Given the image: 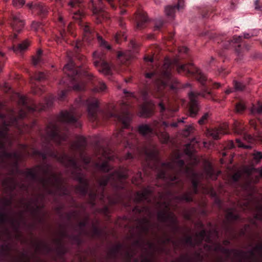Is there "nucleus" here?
I'll return each instance as SVG.
<instances>
[{"label":"nucleus","mask_w":262,"mask_h":262,"mask_svg":"<svg viewBox=\"0 0 262 262\" xmlns=\"http://www.w3.org/2000/svg\"><path fill=\"white\" fill-rule=\"evenodd\" d=\"M179 156L170 162L163 163L162 167L163 170L158 174L159 179H165V181L169 184H174L179 183L181 180L179 176L181 173H184L191 178L192 190L182 196L181 200L189 202L192 200V193L197 192L198 181L202 176L195 172L192 169V165L184 166V162L179 159Z\"/></svg>","instance_id":"f257e3e1"},{"label":"nucleus","mask_w":262,"mask_h":262,"mask_svg":"<svg viewBox=\"0 0 262 262\" xmlns=\"http://www.w3.org/2000/svg\"><path fill=\"white\" fill-rule=\"evenodd\" d=\"M127 177V172L125 169H120L114 172L109 177H103L99 181V185L105 186L108 183L116 188H123L122 181Z\"/></svg>","instance_id":"f03ea898"},{"label":"nucleus","mask_w":262,"mask_h":262,"mask_svg":"<svg viewBox=\"0 0 262 262\" xmlns=\"http://www.w3.org/2000/svg\"><path fill=\"white\" fill-rule=\"evenodd\" d=\"M206 94L211 95L212 93L210 91H208L207 90H204L202 92L191 91L188 93L189 99V114L191 117H195L200 109L198 100L199 96L205 98Z\"/></svg>","instance_id":"7ed1b4c3"},{"label":"nucleus","mask_w":262,"mask_h":262,"mask_svg":"<svg viewBox=\"0 0 262 262\" xmlns=\"http://www.w3.org/2000/svg\"><path fill=\"white\" fill-rule=\"evenodd\" d=\"M94 64L98 71L104 75L111 74V67L106 62L103 54L95 52L93 53Z\"/></svg>","instance_id":"20e7f679"},{"label":"nucleus","mask_w":262,"mask_h":262,"mask_svg":"<svg viewBox=\"0 0 262 262\" xmlns=\"http://www.w3.org/2000/svg\"><path fill=\"white\" fill-rule=\"evenodd\" d=\"M46 132L48 138L54 140L57 143H60L68 137L67 134L63 135L60 133L58 127L53 123H50L47 126Z\"/></svg>","instance_id":"39448f33"},{"label":"nucleus","mask_w":262,"mask_h":262,"mask_svg":"<svg viewBox=\"0 0 262 262\" xmlns=\"http://www.w3.org/2000/svg\"><path fill=\"white\" fill-rule=\"evenodd\" d=\"M86 144L85 139L83 137H79L76 141L72 144L71 150L72 151L75 152L80 156L83 162L87 164L90 161L89 158H85L82 155V150Z\"/></svg>","instance_id":"423d86ee"},{"label":"nucleus","mask_w":262,"mask_h":262,"mask_svg":"<svg viewBox=\"0 0 262 262\" xmlns=\"http://www.w3.org/2000/svg\"><path fill=\"white\" fill-rule=\"evenodd\" d=\"M244 210H250L255 212V217L258 220H262V202H254L246 201L244 203L243 206L239 204Z\"/></svg>","instance_id":"0eeeda50"},{"label":"nucleus","mask_w":262,"mask_h":262,"mask_svg":"<svg viewBox=\"0 0 262 262\" xmlns=\"http://www.w3.org/2000/svg\"><path fill=\"white\" fill-rule=\"evenodd\" d=\"M170 64L165 62L163 67V71L161 78L157 81L159 90L165 87L171 78Z\"/></svg>","instance_id":"6e6552de"},{"label":"nucleus","mask_w":262,"mask_h":262,"mask_svg":"<svg viewBox=\"0 0 262 262\" xmlns=\"http://www.w3.org/2000/svg\"><path fill=\"white\" fill-rule=\"evenodd\" d=\"M46 179L41 181V184L44 188L48 190L50 187L56 188L60 184V181L56 176L52 173H47L45 174Z\"/></svg>","instance_id":"1a4fd4ad"},{"label":"nucleus","mask_w":262,"mask_h":262,"mask_svg":"<svg viewBox=\"0 0 262 262\" xmlns=\"http://www.w3.org/2000/svg\"><path fill=\"white\" fill-rule=\"evenodd\" d=\"M243 172L249 177L251 183H257L259 178L262 177V168L257 169L252 166H246L243 168Z\"/></svg>","instance_id":"9d476101"},{"label":"nucleus","mask_w":262,"mask_h":262,"mask_svg":"<svg viewBox=\"0 0 262 262\" xmlns=\"http://www.w3.org/2000/svg\"><path fill=\"white\" fill-rule=\"evenodd\" d=\"M129 107V105L126 103H122L121 112L116 116L117 119L122 122L125 128L128 126L131 120V115L127 111Z\"/></svg>","instance_id":"9b49d317"},{"label":"nucleus","mask_w":262,"mask_h":262,"mask_svg":"<svg viewBox=\"0 0 262 262\" xmlns=\"http://www.w3.org/2000/svg\"><path fill=\"white\" fill-rule=\"evenodd\" d=\"M11 25L13 29L17 32H19L23 29L25 26V21L20 13L13 14Z\"/></svg>","instance_id":"f8f14e48"},{"label":"nucleus","mask_w":262,"mask_h":262,"mask_svg":"<svg viewBox=\"0 0 262 262\" xmlns=\"http://www.w3.org/2000/svg\"><path fill=\"white\" fill-rule=\"evenodd\" d=\"M227 127V124H225L219 128L207 129L206 132V136L208 137H211L213 139L217 140L220 138L221 135L227 134V132L224 130Z\"/></svg>","instance_id":"ddd939ff"},{"label":"nucleus","mask_w":262,"mask_h":262,"mask_svg":"<svg viewBox=\"0 0 262 262\" xmlns=\"http://www.w3.org/2000/svg\"><path fill=\"white\" fill-rule=\"evenodd\" d=\"M164 207L166 210L164 211H160L158 213V219L163 222L170 221L171 222H174L176 217L173 213L169 212L168 210V204H164Z\"/></svg>","instance_id":"4468645a"},{"label":"nucleus","mask_w":262,"mask_h":262,"mask_svg":"<svg viewBox=\"0 0 262 262\" xmlns=\"http://www.w3.org/2000/svg\"><path fill=\"white\" fill-rule=\"evenodd\" d=\"M59 121L66 123L72 124L77 122V119L74 116L72 111H62L58 117Z\"/></svg>","instance_id":"2eb2a0df"},{"label":"nucleus","mask_w":262,"mask_h":262,"mask_svg":"<svg viewBox=\"0 0 262 262\" xmlns=\"http://www.w3.org/2000/svg\"><path fill=\"white\" fill-rule=\"evenodd\" d=\"M152 189L151 187H148L143 190L138 192L135 196V200L137 202L147 201L150 202L149 199L151 195Z\"/></svg>","instance_id":"dca6fc26"},{"label":"nucleus","mask_w":262,"mask_h":262,"mask_svg":"<svg viewBox=\"0 0 262 262\" xmlns=\"http://www.w3.org/2000/svg\"><path fill=\"white\" fill-rule=\"evenodd\" d=\"M87 103L89 117L92 119H95L99 106V101L97 99H94L88 100Z\"/></svg>","instance_id":"f3484780"},{"label":"nucleus","mask_w":262,"mask_h":262,"mask_svg":"<svg viewBox=\"0 0 262 262\" xmlns=\"http://www.w3.org/2000/svg\"><path fill=\"white\" fill-rule=\"evenodd\" d=\"M154 104L152 101L144 103L140 112V116L143 117H148L153 113Z\"/></svg>","instance_id":"a211bd4d"},{"label":"nucleus","mask_w":262,"mask_h":262,"mask_svg":"<svg viewBox=\"0 0 262 262\" xmlns=\"http://www.w3.org/2000/svg\"><path fill=\"white\" fill-rule=\"evenodd\" d=\"M74 64L73 62L71 61L66 64L63 69V72L69 77L71 82L75 80L73 77L78 74V72L74 69Z\"/></svg>","instance_id":"6ab92c4d"},{"label":"nucleus","mask_w":262,"mask_h":262,"mask_svg":"<svg viewBox=\"0 0 262 262\" xmlns=\"http://www.w3.org/2000/svg\"><path fill=\"white\" fill-rule=\"evenodd\" d=\"M138 130L139 133L144 137L155 136V132L148 124H143L139 125Z\"/></svg>","instance_id":"aec40b11"},{"label":"nucleus","mask_w":262,"mask_h":262,"mask_svg":"<svg viewBox=\"0 0 262 262\" xmlns=\"http://www.w3.org/2000/svg\"><path fill=\"white\" fill-rule=\"evenodd\" d=\"M233 128L236 134L240 135L243 134L245 140H247L248 142H251L252 141V137L250 135H246L244 133V127L243 126L241 122L235 121L233 125Z\"/></svg>","instance_id":"412c9836"},{"label":"nucleus","mask_w":262,"mask_h":262,"mask_svg":"<svg viewBox=\"0 0 262 262\" xmlns=\"http://www.w3.org/2000/svg\"><path fill=\"white\" fill-rule=\"evenodd\" d=\"M18 103L19 105H22L23 106V108L20 110L19 113V118H23L26 116V111H24L23 109L27 110L28 111L32 109L27 105V99L25 96H20L19 97Z\"/></svg>","instance_id":"4be33fe9"},{"label":"nucleus","mask_w":262,"mask_h":262,"mask_svg":"<svg viewBox=\"0 0 262 262\" xmlns=\"http://www.w3.org/2000/svg\"><path fill=\"white\" fill-rule=\"evenodd\" d=\"M30 43V41L28 39H26L17 46H13L12 49L15 53H21L27 49Z\"/></svg>","instance_id":"5701e85b"},{"label":"nucleus","mask_w":262,"mask_h":262,"mask_svg":"<svg viewBox=\"0 0 262 262\" xmlns=\"http://www.w3.org/2000/svg\"><path fill=\"white\" fill-rule=\"evenodd\" d=\"M141 155L144 154L149 158L155 157L157 155V150L155 146L150 145L148 147H145L140 152Z\"/></svg>","instance_id":"b1692460"},{"label":"nucleus","mask_w":262,"mask_h":262,"mask_svg":"<svg viewBox=\"0 0 262 262\" xmlns=\"http://www.w3.org/2000/svg\"><path fill=\"white\" fill-rule=\"evenodd\" d=\"M83 40L90 41L94 37V35L92 34V31L89 26L85 24L83 26Z\"/></svg>","instance_id":"393cba45"},{"label":"nucleus","mask_w":262,"mask_h":262,"mask_svg":"<svg viewBox=\"0 0 262 262\" xmlns=\"http://www.w3.org/2000/svg\"><path fill=\"white\" fill-rule=\"evenodd\" d=\"M183 3V0H179V3L177 6H166L165 8V12L167 16L173 17V14L174 12L175 8L177 7L178 10L182 8L183 7V5H180V3Z\"/></svg>","instance_id":"a878e982"},{"label":"nucleus","mask_w":262,"mask_h":262,"mask_svg":"<svg viewBox=\"0 0 262 262\" xmlns=\"http://www.w3.org/2000/svg\"><path fill=\"white\" fill-rule=\"evenodd\" d=\"M148 18L146 14L144 12L139 13L136 17L137 27L141 29L143 27L144 24L147 22Z\"/></svg>","instance_id":"bb28decb"},{"label":"nucleus","mask_w":262,"mask_h":262,"mask_svg":"<svg viewBox=\"0 0 262 262\" xmlns=\"http://www.w3.org/2000/svg\"><path fill=\"white\" fill-rule=\"evenodd\" d=\"M193 68V66L192 63H190L183 64L177 68V71L178 73L183 71L188 74H194V72L192 71Z\"/></svg>","instance_id":"cd10ccee"},{"label":"nucleus","mask_w":262,"mask_h":262,"mask_svg":"<svg viewBox=\"0 0 262 262\" xmlns=\"http://www.w3.org/2000/svg\"><path fill=\"white\" fill-rule=\"evenodd\" d=\"M195 78L196 80L203 85L205 84V82L207 80L205 75L199 69H195Z\"/></svg>","instance_id":"c85d7f7f"},{"label":"nucleus","mask_w":262,"mask_h":262,"mask_svg":"<svg viewBox=\"0 0 262 262\" xmlns=\"http://www.w3.org/2000/svg\"><path fill=\"white\" fill-rule=\"evenodd\" d=\"M61 162L65 163L66 164L69 166H75L76 164V160L74 158H71L67 155H63L61 159Z\"/></svg>","instance_id":"c756f323"},{"label":"nucleus","mask_w":262,"mask_h":262,"mask_svg":"<svg viewBox=\"0 0 262 262\" xmlns=\"http://www.w3.org/2000/svg\"><path fill=\"white\" fill-rule=\"evenodd\" d=\"M193 151V149L192 147L191 146V144H187L186 146V147L184 149V152L186 155L190 157L192 159L193 164H196L198 163L197 160L195 158H193L192 157H191Z\"/></svg>","instance_id":"7c9ffc66"},{"label":"nucleus","mask_w":262,"mask_h":262,"mask_svg":"<svg viewBox=\"0 0 262 262\" xmlns=\"http://www.w3.org/2000/svg\"><path fill=\"white\" fill-rule=\"evenodd\" d=\"M155 135L157 136L160 141L163 143H167L169 140V135L166 132H160L159 133L155 132Z\"/></svg>","instance_id":"2f4dec72"},{"label":"nucleus","mask_w":262,"mask_h":262,"mask_svg":"<svg viewBox=\"0 0 262 262\" xmlns=\"http://www.w3.org/2000/svg\"><path fill=\"white\" fill-rule=\"evenodd\" d=\"M255 254H257L260 259L262 260V244L256 246L253 250L250 252V254L252 257Z\"/></svg>","instance_id":"473e14b6"},{"label":"nucleus","mask_w":262,"mask_h":262,"mask_svg":"<svg viewBox=\"0 0 262 262\" xmlns=\"http://www.w3.org/2000/svg\"><path fill=\"white\" fill-rule=\"evenodd\" d=\"M159 106L160 108V112L161 113H162V116H164L166 118H167V117L168 118L169 117H172V116H167L166 115H165L164 114V112L165 111H166L167 112H168L169 113H173L174 112L177 111V110H175L170 108V107H167L166 108L162 102L159 103Z\"/></svg>","instance_id":"72a5a7b5"},{"label":"nucleus","mask_w":262,"mask_h":262,"mask_svg":"<svg viewBox=\"0 0 262 262\" xmlns=\"http://www.w3.org/2000/svg\"><path fill=\"white\" fill-rule=\"evenodd\" d=\"M107 86L106 84L102 81H100L99 84L94 88L93 91L97 93H101L106 91Z\"/></svg>","instance_id":"f704fd0d"},{"label":"nucleus","mask_w":262,"mask_h":262,"mask_svg":"<svg viewBox=\"0 0 262 262\" xmlns=\"http://www.w3.org/2000/svg\"><path fill=\"white\" fill-rule=\"evenodd\" d=\"M250 111L253 114L262 113V103H258L257 106H252L250 109Z\"/></svg>","instance_id":"c9c22d12"},{"label":"nucleus","mask_w":262,"mask_h":262,"mask_svg":"<svg viewBox=\"0 0 262 262\" xmlns=\"http://www.w3.org/2000/svg\"><path fill=\"white\" fill-rule=\"evenodd\" d=\"M233 84L234 90L236 91H242L246 88V85L244 84L237 81H234Z\"/></svg>","instance_id":"e433bc0d"},{"label":"nucleus","mask_w":262,"mask_h":262,"mask_svg":"<svg viewBox=\"0 0 262 262\" xmlns=\"http://www.w3.org/2000/svg\"><path fill=\"white\" fill-rule=\"evenodd\" d=\"M72 84L73 85V89L76 91H82L85 89V85L84 82H79L75 84L72 83Z\"/></svg>","instance_id":"4c0bfd02"},{"label":"nucleus","mask_w":262,"mask_h":262,"mask_svg":"<svg viewBox=\"0 0 262 262\" xmlns=\"http://www.w3.org/2000/svg\"><path fill=\"white\" fill-rule=\"evenodd\" d=\"M98 6H95L94 4L93 3V13L94 14H98L102 10V0H98Z\"/></svg>","instance_id":"58836bf2"},{"label":"nucleus","mask_w":262,"mask_h":262,"mask_svg":"<svg viewBox=\"0 0 262 262\" xmlns=\"http://www.w3.org/2000/svg\"><path fill=\"white\" fill-rule=\"evenodd\" d=\"M193 127L192 125H189L182 131V135L185 137H187L193 132Z\"/></svg>","instance_id":"ea45409f"},{"label":"nucleus","mask_w":262,"mask_h":262,"mask_svg":"<svg viewBox=\"0 0 262 262\" xmlns=\"http://www.w3.org/2000/svg\"><path fill=\"white\" fill-rule=\"evenodd\" d=\"M97 39L101 47H103L108 50L111 49V46L107 44V42L102 39L101 36L98 35Z\"/></svg>","instance_id":"a19ab883"},{"label":"nucleus","mask_w":262,"mask_h":262,"mask_svg":"<svg viewBox=\"0 0 262 262\" xmlns=\"http://www.w3.org/2000/svg\"><path fill=\"white\" fill-rule=\"evenodd\" d=\"M27 6L29 9L33 11H36L37 8H41L40 6V3H33V2H31L28 3Z\"/></svg>","instance_id":"79ce46f5"},{"label":"nucleus","mask_w":262,"mask_h":262,"mask_svg":"<svg viewBox=\"0 0 262 262\" xmlns=\"http://www.w3.org/2000/svg\"><path fill=\"white\" fill-rule=\"evenodd\" d=\"M97 167L103 171H108L110 169L109 166L106 162H103L102 164H97Z\"/></svg>","instance_id":"37998d69"},{"label":"nucleus","mask_w":262,"mask_h":262,"mask_svg":"<svg viewBox=\"0 0 262 262\" xmlns=\"http://www.w3.org/2000/svg\"><path fill=\"white\" fill-rule=\"evenodd\" d=\"M141 182V173L139 172L132 179V182L135 185H139Z\"/></svg>","instance_id":"c03bdc74"},{"label":"nucleus","mask_w":262,"mask_h":262,"mask_svg":"<svg viewBox=\"0 0 262 262\" xmlns=\"http://www.w3.org/2000/svg\"><path fill=\"white\" fill-rule=\"evenodd\" d=\"M12 3L14 6L20 8L25 4V0H13Z\"/></svg>","instance_id":"a18cd8bd"},{"label":"nucleus","mask_w":262,"mask_h":262,"mask_svg":"<svg viewBox=\"0 0 262 262\" xmlns=\"http://www.w3.org/2000/svg\"><path fill=\"white\" fill-rule=\"evenodd\" d=\"M253 159L256 163H258L262 159V153L259 151H256L253 154Z\"/></svg>","instance_id":"49530a36"},{"label":"nucleus","mask_w":262,"mask_h":262,"mask_svg":"<svg viewBox=\"0 0 262 262\" xmlns=\"http://www.w3.org/2000/svg\"><path fill=\"white\" fill-rule=\"evenodd\" d=\"M246 108L244 104L242 103H238L236 105L235 110L237 113H241L243 112Z\"/></svg>","instance_id":"de8ad7c7"},{"label":"nucleus","mask_w":262,"mask_h":262,"mask_svg":"<svg viewBox=\"0 0 262 262\" xmlns=\"http://www.w3.org/2000/svg\"><path fill=\"white\" fill-rule=\"evenodd\" d=\"M80 4L79 0H70L68 3V5L72 8H76L79 7Z\"/></svg>","instance_id":"09e8293b"},{"label":"nucleus","mask_w":262,"mask_h":262,"mask_svg":"<svg viewBox=\"0 0 262 262\" xmlns=\"http://www.w3.org/2000/svg\"><path fill=\"white\" fill-rule=\"evenodd\" d=\"M41 61V56L39 55H35L32 58V63L34 66H37L38 64L40 63Z\"/></svg>","instance_id":"8fccbe9b"},{"label":"nucleus","mask_w":262,"mask_h":262,"mask_svg":"<svg viewBox=\"0 0 262 262\" xmlns=\"http://www.w3.org/2000/svg\"><path fill=\"white\" fill-rule=\"evenodd\" d=\"M45 77L46 76L45 74L42 72H37L35 74L34 76V79L39 81L44 79Z\"/></svg>","instance_id":"3c124183"},{"label":"nucleus","mask_w":262,"mask_h":262,"mask_svg":"<svg viewBox=\"0 0 262 262\" xmlns=\"http://www.w3.org/2000/svg\"><path fill=\"white\" fill-rule=\"evenodd\" d=\"M40 6L41 8H37L36 11H37L40 14L45 15L47 14L48 12L47 8L45 7L41 3H40Z\"/></svg>","instance_id":"603ef678"},{"label":"nucleus","mask_w":262,"mask_h":262,"mask_svg":"<svg viewBox=\"0 0 262 262\" xmlns=\"http://www.w3.org/2000/svg\"><path fill=\"white\" fill-rule=\"evenodd\" d=\"M205 235L206 232L205 230H202L201 232H200L196 235V237L199 238V240L198 243H200L202 241H203L205 238Z\"/></svg>","instance_id":"864d4df0"},{"label":"nucleus","mask_w":262,"mask_h":262,"mask_svg":"<svg viewBox=\"0 0 262 262\" xmlns=\"http://www.w3.org/2000/svg\"><path fill=\"white\" fill-rule=\"evenodd\" d=\"M209 117V114L208 113H205L202 118L198 121V123L200 124H203L205 123Z\"/></svg>","instance_id":"5fc2aeb1"},{"label":"nucleus","mask_w":262,"mask_h":262,"mask_svg":"<svg viewBox=\"0 0 262 262\" xmlns=\"http://www.w3.org/2000/svg\"><path fill=\"white\" fill-rule=\"evenodd\" d=\"M10 157V155L6 153L3 152L1 155H0V161H4L7 160ZM2 166V164L0 163V167Z\"/></svg>","instance_id":"6e6d98bb"},{"label":"nucleus","mask_w":262,"mask_h":262,"mask_svg":"<svg viewBox=\"0 0 262 262\" xmlns=\"http://www.w3.org/2000/svg\"><path fill=\"white\" fill-rule=\"evenodd\" d=\"M236 142L237 143V146L239 147H243L247 149L251 148V146L249 145H244L242 143V141L239 139H236Z\"/></svg>","instance_id":"4d7b16f0"},{"label":"nucleus","mask_w":262,"mask_h":262,"mask_svg":"<svg viewBox=\"0 0 262 262\" xmlns=\"http://www.w3.org/2000/svg\"><path fill=\"white\" fill-rule=\"evenodd\" d=\"M40 26H41V24L40 23L34 21L32 24L31 27H32V29L34 30L35 31H37L39 30Z\"/></svg>","instance_id":"13d9d810"},{"label":"nucleus","mask_w":262,"mask_h":262,"mask_svg":"<svg viewBox=\"0 0 262 262\" xmlns=\"http://www.w3.org/2000/svg\"><path fill=\"white\" fill-rule=\"evenodd\" d=\"M68 90H65L61 91L58 94V99L60 100L63 99L67 95Z\"/></svg>","instance_id":"bf43d9fd"},{"label":"nucleus","mask_w":262,"mask_h":262,"mask_svg":"<svg viewBox=\"0 0 262 262\" xmlns=\"http://www.w3.org/2000/svg\"><path fill=\"white\" fill-rule=\"evenodd\" d=\"M255 9L256 10H259L262 8V3L259 4V0H255L254 3Z\"/></svg>","instance_id":"052dcab7"},{"label":"nucleus","mask_w":262,"mask_h":262,"mask_svg":"<svg viewBox=\"0 0 262 262\" xmlns=\"http://www.w3.org/2000/svg\"><path fill=\"white\" fill-rule=\"evenodd\" d=\"M206 173L207 176L209 177H211L213 173V170L212 168L211 167H209L206 170Z\"/></svg>","instance_id":"680f3d73"},{"label":"nucleus","mask_w":262,"mask_h":262,"mask_svg":"<svg viewBox=\"0 0 262 262\" xmlns=\"http://www.w3.org/2000/svg\"><path fill=\"white\" fill-rule=\"evenodd\" d=\"M163 21L161 20L157 21L155 24V29H159L163 25Z\"/></svg>","instance_id":"e2e57ef3"},{"label":"nucleus","mask_w":262,"mask_h":262,"mask_svg":"<svg viewBox=\"0 0 262 262\" xmlns=\"http://www.w3.org/2000/svg\"><path fill=\"white\" fill-rule=\"evenodd\" d=\"M240 177H241V173L239 172H237L233 175L232 179L234 181H236L239 179Z\"/></svg>","instance_id":"0e129e2a"},{"label":"nucleus","mask_w":262,"mask_h":262,"mask_svg":"<svg viewBox=\"0 0 262 262\" xmlns=\"http://www.w3.org/2000/svg\"><path fill=\"white\" fill-rule=\"evenodd\" d=\"M82 15V13L81 12L78 11L74 14L73 17L75 19H79L81 17Z\"/></svg>","instance_id":"69168bd1"},{"label":"nucleus","mask_w":262,"mask_h":262,"mask_svg":"<svg viewBox=\"0 0 262 262\" xmlns=\"http://www.w3.org/2000/svg\"><path fill=\"white\" fill-rule=\"evenodd\" d=\"M188 51V49L185 47H182L179 49V52L180 53H187Z\"/></svg>","instance_id":"338daca9"},{"label":"nucleus","mask_w":262,"mask_h":262,"mask_svg":"<svg viewBox=\"0 0 262 262\" xmlns=\"http://www.w3.org/2000/svg\"><path fill=\"white\" fill-rule=\"evenodd\" d=\"M120 37H121V34L120 33H117L116 34V35H115V36L114 37V39L115 40V41L117 43H119V42Z\"/></svg>","instance_id":"774afa93"}]
</instances>
